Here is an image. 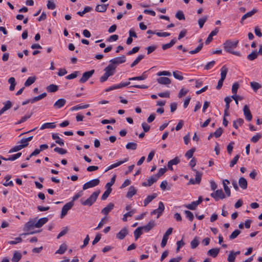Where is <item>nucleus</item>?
<instances>
[{"label":"nucleus","instance_id":"nucleus-1","mask_svg":"<svg viewBox=\"0 0 262 262\" xmlns=\"http://www.w3.org/2000/svg\"><path fill=\"white\" fill-rule=\"evenodd\" d=\"M238 43V40H231L230 39L227 40L223 43V47L224 50L229 53H231L233 55L239 56H241V53L239 52H235L233 51L234 49H235Z\"/></svg>","mask_w":262,"mask_h":262},{"label":"nucleus","instance_id":"nucleus-2","mask_svg":"<svg viewBox=\"0 0 262 262\" xmlns=\"http://www.w3.org/2000/svg\"><path fill=\"white\" fill-rule=\"evenodd\" d=\"M99 193V190L94 191L86 200H81V204L84 206H91L97 200Z\"/></svg>","mask_w":262,"mask_h":262},{"label":"nucleus","instance_id":"nucleus-3","mask_svg":"<svg viewBox=\"0 0 262 262\" xmlns=\"http://www.w3.org/2000/svg\"><path fill=\"white\" fill-rule=\"evenodd\" d=\"M100 181L98 179H93L86 183H85L82 187L83 190H86L87 189L94 187L99 184Z\"/></svg>","mask_w":262,"mask_h":262},{"label":"nucleus","instance_id":"nucleus-4","mask_svg":"<svg viewBox=\"0 0 262 262\" xmlns=\"http://www.w3.org/2000/svg\"><path fill=\"white\" fill-rule=\"evenodd\" d=\"M193 170H194L195 172V180L193 179H191L189 181V184H199L201 182L202 176V173L200 172L198 170H196L195 169H193Z\"/></svg>","mask_w":262,"mask_h":262},{"label":"nucleus","instance_id":"nucleus-5","mask_svg":"<svg viewBox=\"0 0 262 262\" xmlns=\"http://www.w3.org/2000/svg\"><path fill=\"white\" fill-rule=\"evenodd\" d=\"M211 196L214 198L216 201H219V199H224L226 197L222 189L217 190L214 192L212 193Z\"/></svg>","mask_w":262,"mask_h":262},{"label":"nucleus","instance_id":"nucleus-6","mask_svg":"<svg viewBox=\"0 0 262 262\" xmlns=\"http://www.w3.org/2000/svg\"><path fill=\"white\" fill-rule=\"evenodd\" d=\"M73 206V203L70 202L65 204L62 208L60 217L62 219L66 215L68 211L70 210Z\"/></svg>","mask_w":262,"mask_h":262},{"label":"nucleus","instance_id":"nucleus-7","mask_svg":"<svg viewBox=\"0 0 262 262\" xmlns=\"http://www.w3.org/2000/svg\"><path fill=\"white\" fill-rule=\"evenodd\" d=\"M94 70H92L83 73L82 77L79 80V82L80 83L85 82L94 74Z\"/></svg>","mask_w":262,"mask_h":262},{"label":"nucleus","instance_id":"nucleus-8","mask_svg":"<svg viewBox=\"0 0 262 262\" xmlns=\"http://www.w3.org/2000/svg\"><path fill=\"white\" fill-rule=\"evenodd\" d=\"M165 207L163 202L159 203V206L157 209L154 210L151 212V215L157 214V218H159L164 210Z\"/></svg>","mask_w":262,"mask_h":262},{"label":"nucleus","instance_id":"nucleus-9","mask_svg":"<svg viewBox=\"0 0 262 262\" xmlns=\"http://www.w3.org/2000/svg\"><path fill=\"white\" fill-rule=\"evenodd\" d=\"M244 115L246 119L248 121H250L252 119V115L248 105H245L243 108Z\"/></svg>","mask_w":262,"mask_h":262},{"label":"nucleus","instance_id":"nucleus-10","mask_svg":"<svg viewBox=\"0 0 262 262\" xmlns=\"http://www.w3.org/2000/svg\"><path fill=\"white\" fill-rule=\"evenodd\" d=\"M116 68V65L110 63L104 69V71L106 74L111 76L114 74Z\"/></svg>","mask_w":262,"mask_h":262},{"label":"nucleus","instance_id":"nucleus-11","mask_svg":"<svg viewBox=\"0 0 262 262\" xmlns=\"http://www.w3.org/2000/svg\"><path fill=\"white\" fill-rule=\"evenodd\" d=\"M126 61V57L124 55H122L121 57L115 58L110 60V62L111 64H113L114 65L117 64H121L125 62Z\"/></svg>","mask_w":262,"mask_h":262},{"label":"nucleus","instance_id":"nucleus-12","mask_svg":"<svg viewBox=\"0 0 262 262\" xmlns=\"http://www.w3.org/2000/svg\"><path fill=\"white\" fill-rule=\"evenodd\" d=\"M129 84H130V82L120 83L118 84L113 85L112 86H111V87L107 88V89H106L105 91L110 92L111 91H112V90H114L115 89H120V88H121L123 87L126 86L128 85Z\"/></svg>","mask_w":262,"mask_h":262},{"label":"nucleus","instance_id":"nucleus-13","mask_svg":"<svg viewBox=\"0 0 262 262\" xmlns=\"http://www.w3.org/2000/svg\"><path fill=\"white\" fill-rule=\"evenodd\" d=\"M127 234V228L126 227H124L116 234V237L119 239H123Z\"/></svg>","mask_w":262,"mask_h":262},{"label":"nucleus","instance_id":"nucleus-14","mask_svg":"<svg viewBox=\"0 0 262 262\" xmlns=\"http://www.w3.org/2000/svg\"><path fill=\"white\" fill-rule=\"evenodd\" d=\"M128 158H125L122 161H118V162H117L116 163H114V164H113L110 165L109 166L107 167L106 169L105 170V172H106V171H108V170H110L111 169H112L113 168H115L120 166L122 164L127 162L128 161Z\"/></svg>","mask_w":262,"mask_h":262},{"label":"nucleus","instance_id":"nucleus-15","mask_svg":"<svg viewBox=\"0 0 262 262\" xmlns=\"http://www.w3.org/2000/svg\"><path fill=\"white\" fill-rule=\"evenodd\" d=\"M157 180L158 179L155 176H151L147 180V182L142 183V186L144 187L150 186L152 184L156 182Z\"/></svg>","mask_w":262,"mask_h":262},{"label":"nucleus","instance_id":"nucleus-16","mask_svg":"<svg viewBox=\"0 0 262 262\" xmlns=\"http://www.w3.org/2000/svg\"><path fill=\"white\" fill-rule=\"evenodd\" d=\"M66 99L63 98H61L58 99L55 102V103L54 104V107L56 109H58L63 106L66 104Z\"/></svg>","mask_w":262,"mask_h":262},{"label":"nucleus","instance_id":"nucleus-17","mask_svg":"<svg viewBox=\"0 0 262 262\" xmlns=\"http://www.w3.org/2000/svg\"><path fill=\"white\" fill-rule=\"evenodd\" d=\"M36 219L30 220L25 225V229L29 231L33 227H35Z\"/></svg>","mask_w":262,"mask_h":262},{"label":"nucleus","instance_id":"nucleus-18","mask_svg":"<svg viewBox=\"0 0 262 262\" xmlns=\"http://www.w3.org/2000/svg\"><path fill=\"white\" fill-rule=\"evenodd\" d=\"M155 222L154 221H150L148 224L144 226H142L141 228L146 232L150 231L155 226Z\"/></svg>","mask_w":262,"mask_h":262},{"label":"nucleus","instance_id":"nucleus-19","mask_svg":"<svg viewBox=\"0 0 262 262\" xmlns=\"http://www.w3.org/2000/svg\"><path fill=\"white\" fill-rule=\"evenodd\" d=\"M52 137L53 140H55L56 143L59 144L60 146L64 145V141L58 136V134H52Z\"/></svg>","mask_w":262,"mask_h":262},{"label":"nucleus","instance_id":"nucleus-20","mask_svg":"<svg viewBox=\"0 0 262 262\" xmlns=\"http://www.w3.org/2000/svg\"><path fill=\"white\" fill-rule=\"evenodd\" d=\"M218 32L219 30L217 28L211 31V33L208 35L207 39L206 40L205 43L206 45H208L209 43H210V42H211L213 39L212 37L216 35Z\"/></svg>","mask_w":262,"mask_h":262},{"label":"nucleus","instance_id":"nucleus-21","mask_svg":"<svg viewBox=\"0 0 262 262\" xmlns=\"http://www.w3.org/2000/svg\"><path fill=\"white\" fill-rule=\"evenodd\" d=\"M159 83L164 85H168L171 83V80L165 77H161L157 79Z\"/></svg>","mask_w":262,"mask_h":262},{"label":"nucleus","instance_id":"nucleus-22","mask_svg":"<svg viewBox=\"0 0 262 262\" xmlns=\"http://www.w3.org/2000/svg\"><path fill=\"white\" fill-rule=\"evenodd\" d=\"M48 221V219L46 217H42L38 220L37 221H36L35 227L40 228L44 224H45Z\"/></svg>","mask_w":262,"mask_h":262},{"label":"nucleus","instance_id":"nucleus-23","mask_svg":"<svg viewBox=\"0 0 262 262\" xmlns=\"http://www.w3.org/2000/svg\"><path fill=\"white\" fill-rule=\"evenodd\" d=\"M114 205L110 203L101 210V213L107 215L114 208Z\"/></svg>","mask_w":262,"mask_h":262},{"label":"nucleus","instance_id":"nucleus-24","mask_svg":"<svg viewBox=\"0 0 262 262\" xmlns=\"http://www.w3.org/2000/svg\"><path fill=\"white\" fill-rule=\"evenodd\" d=\"M108 4L97 5L96 6L95 10L98 12H104L107 9Z\"/></svg>","mask_w":262,"mask_h":262},{"label":"nucleus","instance_id":"nucleus-25","mask_svg":"<svg viewBox=\"0 0 262 262\" xmlns=\"http://www.w3.org/2000/svg\"><path fill=\"white\" fill-rule=\"evenodd\" d=\"M219 252V248H212L208 251L207 255L214 258L217 256Z\"/></svg>","mask_w":262,"mask_h":262},{"label":"nucleus","instance_id":"nucleus-26","mask_svg":"<svg viewBox=\"0 0 262 262\" xmlns=\"http://www.w3.org/2000/svg\"><path fill=\"white\" fill-rule=\"evenodd\" d=\"M257 12V10L255 9H252L251 11H249L246 14H245L241 18V22L242 23L244 20H245L247 18L252 16L255 13Z\"/></svg>","mask_w":262,"mask_h":262},{"label":"nucleus","instance_id":"nucleus-27","mask_svg":"<svg viewBox=\"0 0 262 262\" xmlns=\"http://www.w3.org/2000/svg\"><path fill=\"white\" fill-rule=\"evenodd\" d=\"M157 196V194L156 193H153L152 195L147 196V198L144 201V206H146L150 202H151Z\"/></svg>","mask_w":262,"mask_h":262},{"label":"nucleus","instance_id":"nucleus-28","mask_svg":"<svg viewBox=\"0 0 262 262\" xmlns=\"http://www.w3.org/2000/svg\"><path fill=\"white\" fill-rule=\"evenodd\" d=\"M238 184L241 188L246 189L247 188V181L246 179L243 177L239 179Z\"/></svg>","mask_w":262,"mask_h":262},{"label":"nucleus","instance_id":"nucleus-29","mask_svg":"<svg viewBox=\"0 0 262 262\" xmlns=\"http://www.w3.org/2000/svg\"><path fill=\"white\" fill-rule=\"evenodd\" d=\"M22 257L21 254L17 251H15L11 259L12 262H18Z\"/></svg>","mask_w":262,"mask_h":262},{"label":"nucleus","instance_id":"nucleus-30","mask_svg":"<svg viewBox=\"0 0 262 262\" xmlns=\"http://www.w3.org/2000/svg\"><path fill=\"white\" fill-rule=\"evenodd\" d=\"M244 121L242 118H238L233 122V126L235 129H238L239 126H241L243 124Z\"/></svg>","mask_w":262,"mask_h":262},{"label":"nucleus","instance_id":"nucleus-31","mask_svg":"<svg viewBox=\"0 0 262 262\" xmlns=\"http://www.w3.org/2000/svg\"><path fill=\"white\" fill-rule=\"evenodd\" d=\"M177 40L176 38L172 39L169 43L162 45V48L163 50H165L172 47L176 42Z\"/></svg>","mask_w":262,"mask_h":262},{"label":"nucleus","instance_id":"nucleus-32","mask_svg":"<svg viewBox=\"0 0 262 262\" xmlns=\"http://www.w3.org/2000/svg\"><path fill=\"white\" fill-rule=\"evenodd\" d=\"M137 190L134 186H130L129 188L128 191L126 194L127 198H130L136 193Z\"/></svg>","mask_w":262,"mask_h":262},{"label":"nucleus","instance_id":"nucleus-33","mask_svg":"<svg viewBox=\"0 0 262 262\" xmlns=\"http://www.w3.org/2000/svg\"><path fill=\"white\" fill-rule=\"evenodd\" d=\"M250 86L255 92L261 88V85L260 83L255 81L251 82Z\"/></svg>","mask_w":262,"mask_h":262},{"label":"nucleus","instance_id":"nucleus-34","mask_svg":"<svg viewBox=\"0 0 262 262\" xmlns=\"http://www.w3.org/2000/svg\"><path fill=\"white\" fill-rule=\"evenodd\" d=\"M11 178V177L10 175H7L5 177L6 182L5 183H3V185L5 186H13L14 185L13 182L12 181H10Z\"/></svg>","mask_w":262,"mask_h":262},{"label":"nucleus","instance_id":"nucleus-35","mask_svg":"<svg viewBox=\"0 0 262 262\" xmlns=\"http://www.w3.org/2000/svg\"><path fill=\"white\" fill-rule=\"evenodd\" d=\"M228 71V69L225 66L222 67L221 69V79H225Z\"/></svg>","mask_w":262,"mask_h":262},{"label":"nucleus","instance_id":"nucleus-36","mask_svg":"<svg viewBox=\"0 0 262 262\" xmlns=\"http://www.w3.org/2000/svg\"><path fill=\"white\" fill-rule=\"evenodd\" d=\"M36 77L35 76L29 77L24 83L25 86H29L32 84L36 80Z\"/></svg>","mask_w":262,"mask_h":262},{"label":"nucleus","instance_id":"nucleus-37","mask_svg":"<svg viewBox=\"0 0 262 262\" xmlns=\"http://www.w3.org/2000/svg\"><path fill=\"white\" fill-rule=\"evenodd\" d=\"M8 82L10 84V86L9 87L10 91H13L14 90L16 84L15 78L14 77H10L8 79Z\"/></svg>","mask_w":262,"mask_h":262},{"label":"nucleus","instance_id":"nucleus-38","mask_svg":"<svg viewBox=\"0 0 262 262\" xmlns=\"http://www.w3.org/2000/svg\"><path fill=\"white\" fill-rule=\"evenodd\" d=\"M58 89V87L57 85L51 84L49 85H48L46 88V90L48 92L52 93V92H56Z\"/></svg>","mask_w":262,"mask_h":262},{"label":"nucleus","instance_id":"nucleus-39","mask_svg":"<svg viewBox=\"0 0 262 262\" xmlns=\"http://www.w3.org/2000/svg\"><path fill=\"white\" fill-rule=\"evenodd\" d=\"M202 39H200L199 40V42H201V43L198 46V47L195 50H191V51H189V53L191 54H196V53L199 52L201 50V49H202L203 46V43L202 42Z\"/></svg>","mask_w":262,"mask_h":262},{"label":"nucleus","instance_id":"nucleus-40","mask_svg":"<svg viewBox=\"0 0 262 262\" xmlns=\"http://www.w3.org/2000/svg\"><path fill=\"white\" fill-rule=\"evenodd\" d=\"M136 212V211L135 209H132V210L127 212L125 214L123 215V217L122 218V220L123 222H126L127 221V217H131L133 216V215Z\"/></svg>","mask_w":262,"mask_h":262},{"label":"nucleus","instance_id":"nucleus-41","mask_svg":"<svg viewBox=\"0 0 262 262\" xmlns=\"http://www.w3.org/2000/svg\"><path fill=\"white\" fill-rule=\"evenodd\" d=\"M199 244V237L195 236L190 243L191 248L193 249L196 248Z\"/></svg>","mask_w":262,"mask_h":262},{"label":"nucleus","instance_id":"nucleus-42","mask_svg":"<svg viewBox=\"0 0 262 262\" xmlns=\"http://www.w3.org/2000/svg\"><path fill=\"white\" fill-rule=\"evenodd\" d=\"M67 249V246L65 244H62L60 246V247L58 250L56 251L55 253L60 254H63Z\"/></svg>","mask_w":262,"mask_h":262},{"label":"nucleus","instance_id":"nucleus-43","mask_svg":"<svg viewBox=\"0 0 262 262\" xmlns=\"http://www.w3.org/2000/svg\"><path fill=\"white\" fill-rule=\"evenodd\" d=\"M46 96H47V93H43L41 94V95H39L36 97H35L33 99H32L31 101V103H33L36 101H38L43 99V98H45Z\"/></svg>","mask_w":262,"mask_h":262},{"label":"nucleus","instance_id":"nucleus-44","mask_svg":"<svg viewBox=\"0 0 262 262\" xmlns=\"http://www.w3.org/2000/svg\"><path fill=\"white\" fill-rule=\"evenodd\" d=\"M54 123H46L42 125L40 127V129H44L46 128H54L55 127Z\"/></svg>","mask_w":262,"mask_h":262},{"label":"nucleus","instance_id":"nucleus-45","mask_svg":"<svg viewBox=\"0 0 262 262\" xmlns=\"http://www.w3.org/2000/svg\"><path fill=\"white\" fill-rule=\"evenodd\" d=\"M173 77L179 80H182L184 79L183 76L182 75V73L178 71L173 72Z\"/></svg>","mask_w":262,"mask_h":262},{"label":"nucleus","instance_id":"nucleus-46","mask_svg":"<svg viewBox=\"0 0 262 262\" xmlns=\"http://www.w3.org/2000/svg\"><path fill=\"white\" fill-rule=\"evenodd\" d=\"M143 229H142L141 227H139L137 228L134 231V236L136 238V239H137L140 235L142 234V230Z\"/></svg>","mask_w":262,"mask_h":262},{"label":"nucleus","instance_id":"nucleus-47","mask_svg":"<svg viewBox=\"0 0 262 262\" xmlns=\"http://www.w3.org/2000/svg\"><path fill=\"white\" fill-rule=\"evenodd\" d=\"M198 204L196 201H193L190 204L185 205V207L190 210H195L196 207L198 206Z\"/></svg>","mask_w":262,"mask_h":262},{"label":"nucleus","instance_id":"nucleus-48","mask_svg":"<svg viewBox=\"0 0 262 262\" xmlns=\"http://www.w3.org/2000/svg\"><path fill=\"white\" fill-rule=\"evenodd\" d=\"M145 72H144L141 76L134 77L132 78H129L128 79L129 80H143L146 78V76L145 75Z\"/></svg>","mask_w":262,"mask_h":262},{"label":"nucleus","instance_id":"nucleus-49","mask_svg":"<svg viewBox=\"0 0 262 262\" xmlns=\"http://www.w3.org/2000/svg\"><path fill=\"white\" fill-rule=\"evenodd\" d=\"M127 149L136 150L137 148V144L135 142H129L126 145Z\"/></svg>","mask_w":262,"mask_h":262},{"label":"nucleus","instance_id":"nucleus-50","mask_svg":"<svg viewBox=\"0 0 262 262\" xmlns=\"http://www.w3.org/2000/svg\"><path fill=\"white\" fill-rule=\"evenodd\" d=\"M144 56L143 55H139L138 57L130 64V67L133 68L136 65H137L144 58Z\"/></svg>","mask_w":262,"mask_h":262},{"label":"nucleus","instance_id":"nucleus-51","mask_svg":"<svg viewBox=\"0 0 262 262\" xmlns=\"http://www.w3.org/2000/svg\"><path fill=\"white\" fill-rule=\"evenodd\" d=\"M257 56L258 53L256 51H254L248 55L247 58L250 60H253L257 58Z\"/></svg>","mask_w":262,"mask_h":262},{"label":"nucleus","instance_id":"nucleus-52","mask_svg":"<svg viewBox=\"0 0 262 262\" xmlns=\"http://www.w3.org/2000/svg\"><path fill=\"white\" fill-rule=\"evenodd\" d=\"M4 104L5 106L2 108L4 113L9 110L12 107V103L9 100L7 101Z\"/></svg>","mask_w":262,"mask_h":262},{"label":"nucleus","instance_id":"nucleus-53","mask_svg":"<svg viewBox=\"0 0 262 262\" xmlns=\"http://www.w3.org/2000/svg\"><path fill=\"white\" fill-rule=\"evenodd\" d=\"M207 18H208V16H205L203 17L202 18H201L199 19L198 23H199V27L200 28H202L203 27L204 24L207 21Z\"/></svg>","mask_w":262,"mask_h":262},{"label":"nucleus","instance_id":"nucleus-54","mask_svg":"<svg viewBox=\"0 0 262 262\" xmlns=\"http://www.w3.org/2000/svg\"><path fill=\"white\" fill-rule=\"evenodd\" d=\"M115 180H116V176H114L112 178L111 181L110 182H108L107 183H106V184L105 185V188L109 189H112L111 187L115 183Z\"/></svg>","mask_w":262,"mask_h":262},{"label":"nucleus","instance_id":"nucleus-55","mask_svg":"<svg viewBox=\"0 0 262 262\" xmlns=\"http://www.w3.org/2000/svg\"><path fill=\"white\" fill-rule=\"evenodd\" d=\"M89 107V104H85L83 105H78L72 107V111H77L78 110L84 109Z\"/></svg>","mask_w":262,"mask_h":262},{"label":"nucleus","instance_id":"nucleus-56","mask_svg":"<svg viewBox=\"0 0 262 262\" xmlns=\"http://www.w3.org/2000/svg\"><path fill=\"white\" fill-rule=\"evenodd\" d=\"M241 233L240 230L238 229H236L234 230L229 236L230 239H235L237 237V236Z\"/></svg>","mask_w":262,"mask_h":262},{"label":"nucleus","instance_id":"nucleus-57","mask_svg":"<svg viewBox=\"0 0 262 262\" xmlns=\"http://www.w3.org/2000/svg\"><path fill=\"white\" fill-rule=\"evenodd\" d=\"M167 169L166 168H161L159 170L158 173L155 175V176L158 179L160 177H161L162 175L164 174V173L166 171Z\"/></svg>","mask_w":262,"mask_h":262},{"label":"nucleus","instance_id":"nucleus-58","mask_svg":"<svg viewBox=\"0 0 262 262\" xmlns=\"http://www.w3.org/2000/svg\"><path fill=\"white\" fill-rule=\"evenodd\" d=\"M79 71H75L73 73H72V74L67 76L66 77V78L67 79H74L76 77H77L78 75V74H79Z\"/></svg>","mask_w":262,"mask_h":262},{"label":"nucleus","instance_id":"nucleus-59","mask_svg":"<svg viewBox=\"0 0 262 262\" xmlns=\"http://www.w3.org/2000/svg\"><path fill=\"white\" fill-rule=\"evenodd\" d=\"M184 212L186 214V217L190 221H192L194 219V215H193V213L189 210H185Z\"/></svg>","mask_w":262,"mask_h":262},{"label":"nucleus","instance_id":"nucleus-60","mask_svg":"<svg viewBox=\"0 0 262 262\" xmlns=\"http://www.w3.org/2000/svg\"><path fill=\"white\" fill-rule=\"evenodd\" d=\"M112 189H109L106 188V190L103 193L101 196V200H106L107 197L109 196L110 194L111 193Z\"/></svg>","mask_w":262,"mask_h":262},{"label":"nucleus","instance_id":"nucleus-61","mask_svg":"<svg viewBox=\"0 0 262 262\" xmlns=\"http://www.w3.org/2000/svg\"><path fill=\"white\" fill-rule=\"evenodd\" d=\"M235 255L234 254V252L233 251H230V254H229L227 260L228 262H234L235 259Z\"/></svg>","mask_w":262,"mask_h":262},{"label":"nucleus","instance_id":"nucleus-62","mask_svg":"<svg viewBox=\"0 0 262 262\" xmlns=\"http://www.w3.org/2000/svg\"><path fill=\"white\" fill-rule=\"evenodd\" d=\"M54 151L57 152L60 155H64L67 152V150H66L65 149L58 147H55L54 149Z\"/></svg>","mask_w":262,"mask_h":262},{"label":"nucleus","instance_id":"nucleus-63","mask_svg":"<svg viewBox=\"0 0 262 262\" xmlns=\"http://www.w3.org/2000/svg\"><path fill=\"white\" fill-rule=\"evenodd\" d=\"M176 17L179 20H184L185 19V16L183 12L182 11H179L176 14Z\"/></svg>","mask_w":262,"mask_h":262},{"label":"nucleus","instance_id":"nucleus-64","mask_svg":"<svg viewBox=\"0 0 262 262\" xmlns=\"http://www.w3.org/2000/svg\"><path fill=\"white\" fill-rule=\"evenodd\" d=\"M222 133H223V129L221 127H219L213 133V135L216 138H219L222 135Z\"/></svg>","mask_w":262,"mask_h":262}]
</instances>
